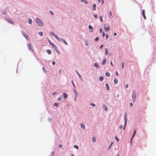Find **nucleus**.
Wrapping results in <instances>:
<instances>
[{
	"mask_svg": "<svg viewBox=\"0 0 156 156\" xmlns=\"http://www.w3.org/2000/svg\"><path fill=\"white\" fill-rule=\"evenodd\" d=\"M36 22L40 26L42 27L43 26V23L42 21L38 18H36Z\"/></svg>",
	"mask_w": 156,
	"mask_h": 156,
	"instance_id": "obj_1",
	"label": "nucleus"
},
{
	"mask_svg": "<svg viewBox=\"0 0 156 156\" xmlns=\"http://www.w3.org/2000/svg\"><path fill=\"white\" fill-rule=\"evenodd\" d=\"M136 91L134 90L132 93V97L134 102H135L136 99Z\"/></svg>",
	"mask_w": 156,
	"mask_h": 156,
	"instance_id": "obj_2",
	"label": "nucleus"
},
{
	"mask_svg": "<svg viewBox=\"0 0 156 156\" xmlns=\"http://www.w3.org/2000/svg\"><path fill=\"white\" fill-rule=\"evenodd\" d=\"M124 121L125 122V125L123 128V129L124 130L125 129V127L126 126L127 122V119L126 117V112L124 117Z\"/></svg>",
	"mask_w": 156,
	"mask_h": 156,
	"instance_id": "obj_3",
	"label": "nucleus"
},
{
	"mask_svg": "<svg viewBox=\"0 0 156 156\" xmlns=\"http://www.w3.org/2000/svg\"><path fill=\"white\" fill-rule=\"evenodd\" d=\"M22 34L23 36L25 37L27 40H29V37L27 34L24 32H22Z\"/></svg>",
	"mask_w": 156,
	"mask_h": 156,
	"instance_id": "obj_4",
	"label": "nucleus"
},
{
	"mask_svg": "<svg viewBox=\"0 0 156 156\" xmlns=\"http://www.w3.org/2000/svg\"><path fill=\"white\" fill-rule=\"evenodd\" d=\"M28 47L29 50L33 51V50L32 48V46L31 44H28Z\"/></svg>",
	"mask_w": 156,
	"mask_h": 156,
	"instance_id": "obj_5",
	"label": "nucleus"
},
{
	"mask_svg": "<svg viewBox=\"0 0 156 156\" xmlns=\"http://www.w3.org/2000/svg\"><path fill=\"white\" fill-rule=\"evenodd\" d=\"M104 29L106 31H108L110 30V27L108 25H106L104 26Z\"/></svg>",
	"mask_w": 156,
	"mask_h": 156,
	"instance_id": "obj_6",
	"label": "nucleus"
},
{
	"mask_svg": "<svg viewBox=\"0 0 156 156\" xmlns=\"http://www.w3.org/2000/svg\"><path fill=\"white\" fill-rule=\"evenodd\" d=\"M51 45L55 50H57L59 52V51L58 50L57 47L53 43H51Z\"/></svg>",
	"mask_w": 156,
	"mask_h": 156,
	"instance_id": "obj_7",
	"label": "nucleus"
},
{
	"mask_svg": "<svg viewBox=\"0 0 156 156\" xmlns=\"http://www.w3.org/2000/svg\"><path fill=\"white\" fill-rule=\"evenodd\" d=\"M6 20L9 23L11 24H14V22L11 19H6Z\"/></svg>",
	"mask_w": 156,
	"mask_h": 156,
	"instance_id": "obj_8",
	"label": "nucleus"
},
{
	"mask_svg": "<svg viewBox=\"0 0 156 156\" xmlns=\"http://www.w3.org/2000/svg\"><path fill=\"white\" fill-rule=\"evenodd\" d=\"M142 15L143 16L144 19L145 20H146V17L145 16V10H144V9H143L142 10Z\"/></svg>",
	"mask_w": 156,
	"mask_h": 156,
	"instance_id": "obj_9",
	"label": "nucleus"
},
{
	"mask_svg": "<svg viewBox=\"0 0 156 156\" xmlns=\"http://www.w3.org/2000/svg\"><path fill=\"white\" fill-rule=\"evenodd\" d=\"M89 28L90 32H92L93 30V28L90 25L89 26Z\"/></svg>",
	"mask_w": 156,
	"mask_h": 156,
	"instance_id": "obj_10",
	"label": "nucleus"
},
{
	"mask_svg": "<svg viewBox=\"0 0 156 156\" xmlns=\"http://www.w3.org/2000/svg\"><path fill=\"white\" fill-rule=\"evenodd\" d=\"M105 85H106V90H109V85H108V84L107 83H106L105 84Z\"/></svg>",
	"mask_w": 156,
	"mask_h": 156,
	"instance_id": "obj_11",
	"label": "nucleus"
},
{
	"mask_svg": "<svg viewBox=\"0 0 156 156\" xmlns=\"http://www.w3.org/2000/svg\"><path fill=\"white\" fill-rule=\"evenodd\" d=\"M103 108L105 110V111H107L108 108L106 105H103Z\"/></svg>",
	"mask_w": 156,
	"mask_h": 156,
	"instance_id": "obj_12",
	"label": "nucleus"
},
{
	"mask_svg": "<svg viewBox=\"0 0 156 156\" xmlns=\"http://www.w3.org/2000/svg\"><path fill=\"white\" fill-rule=\"evenodd\" d=\"M114 83L115 84L117 83L118 82V79L116 78H114Z\"/></svg>",
	"mask_w": 156,
	"mask_h": 156,
	"instance_id": "obj_13",
	"label": "nucleus"
},
{
	"mask_svg": "<svg viewBox=\"0 0 156 156\" xmlns=\"http://www.w3.org/2000/svg\"><path fill=\"white\" fill-rule=\"evenodd\" d=\"M106 76L107 77H109L110 76V73L109 72H106L105 73Z\"/></svg>",
	"mask_w": 156,
	"mask_h": 156,
	"instance_id": "obj_14",
	"label": "nucleus"
},
{
	"mask_svg": "<svg viewBox=\"0 0 156 156\" xmlns=\"http://www.w3.org/2000/svg\"><path fill=\"white\" fill-rule=\"evenodd\" d=\"M105 54L106 55H107L108 54V50L107 48H106L105 49Z\"/></svg>",
	"mask_w": 156,
	"mask_h": 156,
	"instance_id": "obj_15",
	"label": "nucleus"
},
{
	"mask_svg": "<svg viewBox=\"0 0 156 156\" xmlns=\"http://www.w3.org/2000/svg\"><path fill=\"white\" fill-rule=\"evenodd\" d=\"M80 126H81V128H83V129H85V125H84V124H80Z\"/></svg>",
	"mask_w": 156,
	"mask_h": 156,
	"instance_id": "obj_16",
	"label": "nucleus"
},
{
	"mask_svg": "<svg viewBox=\"0 0 156 156\" xmlns=\"http://www.w3.org/2000/svg\"><path fill=\"white\" fill-rule=\"evenodd\" d=\"M63 95L65 99L67 97V94L65 93H63Z\"/></svg>",
	"mask_w": 156,
	"mask_h": 156,
	"instance_id": "obj_17",
	"label": "nucleus"
},
{
	"mask_svg": "<svg viewBox=\"0 0 156 156\" xmlns=\"http://www.w3.org/2000/svg\"><path fill=\"white\" fill-rule=\"evenodd\" d=\"M96 4H94L93 5V9L94 10H96Z\"/></svg>",
	"mask_w": 156,
	"mask_h": 156,
	"instance_id": "obj_18",
	"label": "nucleus"
},
{
	"mask_svg": "<svg viewBox=\"0 0 156 156\" xmlns=\"http://www.w3.org/2000/svg\"><path fill=\"white\" fill-rule=\"evenodd\" d=\"M82 2H83L87 4L88 2L87 0H80Z\"/></svg>",
	"mask_w": 156,
	"mask_h": 156,
	"instance_id": "obj_19",
	"label": "nucleus"
},
{
	"mask_svg": "<svg viewBox=\"0 0 156 156\" xmlns=\"http://www.w3.org/2000/svg\"><path fill=\"white\" fill-rule=\"evenodd\" d=\"M54 37L58 41H60L61 40V39L58 37L56 35Z\"/></svg>",
	"mask_w": 156,
	"mask_h": 156,
	"instance_id": "obj_20",
	"label": "nucleus"
},
{
	"mask_svg": "<svg viewBox=\"0 0 156 156\" xmlns=\"http://www.w3.org/2000/svg\"><path fill=\"white\" fill-rule=\"evenodd\" d=\"M54 37L58 41H60L61 40V39L58 37L56 35Z\"/></svg>",
	"mask_w": 156,
	"mask_h": 156,
	"instance_id": "obj_21",
	"label": "nucleus"
},
{
	"mask_svg": "<svg viewBox=\"0 0 156 156\" xmlns=\"http://www.w3.org/2000/svg\"><path fill=\"white\" fill-rule=\"evenodd\" d=\"M62 41L63 42V43H64L65 44H66V45H67V42H66V41L65 40H64L63 39H62Z\"/></svg>",
	"mask_w": 156,
	"mask_h": 156,
	"instance_id": "obj_22",
	"label": "nucleus"
},
{
	"mask_svg": "<svg viewBox=\"0 0 156 156\" xmlns=\"http://www.w3.org/2000/svg\"><path fill=\"white\" fill-rule=\"evenodd\" d=\"M92 140L94 142H95L96 141V138L95 137H93L92 138Z\"/></svg>",
	"mask_w": 156,
	"mask_h": 156,
	"instance_id": "obj_23",
	"label": "nucleus"
},
{
	"mask_svg": "<svg viewBox=\"0 0 156 156\" xmlns=\"http://www.w3.org/2000/svg\"><path fill=\"white\" fill-rule=\"evenodd\" d=\"M47 52L49 54H50L51 53V51L50 50H47Z\"/></svg>",
	"mask_w": 156,
	"mask_h": 156,
	"instance_id": "obj_24",
	"label": "nucleus"
},
{
	"mask_svg": "<svg viewBox=\"0 0 156 156\" xmlns=\"http://www.w3.org/2000/svg\"><path fill=\"white\" fill-rule=\"evenodd\" d=\"M106 62V59H104L103 61L102 62V65H104L105 63Z\"/></svg>",
	"mask_w": 156,
	"mask_h": 156,
	"instance_id": "obj_25",
	"label": "nucleus"
},
{
	"mask_svg": "<svg viewBox=\"0 0 156 156\" xmlns=\"http://www.w3.org/2000/svg\"><path fill=\"white\" fill-rule=\"evenodd\" d=\"M104 79V78L103 76H101L99 77V80L101 81H102Z\"/></svg>",
	"mask_w": 156,
	"mask_h": 156,
	"instance_id": "obj_26",
	"label": "nucleus"
},
{
	"mask_svg": "<svg viewBox=\"0 0 156 156\" xmlns=\"http://www.w3.org/2000/svg\"><path fill=\"white\" fill-rule=\"evenodd\" d=\"M94 66L96 67H99V66L98 64L97 63H95L94 65Z\"/></svg>",
	"mask_w": 156,
	"mask_h": 156,
	"instance_id": "obj_27",
	"label": "nucleus"
},
{
	"mask_svg": "<svg viewBox=\"0 0 156 156\" xmlns=\"http://www.w3.org/2000/svg\"><path fill=\"white\" fill-rule=\"evenodd\" d=\"M32 22V20L30 19L28 20V23L29 24H31Z\"/></svg>",
	"mask_w": 156,
	"mask_h": 156,
	"instance_id": "obj_28",
	"label": "nucleus"
},
{
	"mask_svg": "<svg viewBox=\"0 0 156 156\" xmlns=\"http://www.w3.org/2000/svg\"><path fill=\"white\" fill-rule=\"evenodd\" d=\"M39 34L40 36H42L43 35V33L42 32H40L39 33Z\"/></svg>",
	"mask_w": 156,
	"mask_h": 156,
	"instance_id": "obj_29",
	"label": "nucleus"
},
{
	"mask_svg": "<svg viewBox=\"0 0 156 156\" xmlns=\"http://www.w3.org/2000/svg\"><path fill=\"white\" fill-rule=\"evenodd\" d=\"M100 19L101 22H102L103 21L102 17L101 16H100Z\"/></svg>",
	"mask_w": 156,
	"mask_h": 156,
	"instance_id": "obj_30",
	"label": "nucleus"
},
{
	"mask_svg": "<svg viewBox=\"0 0 156 156\" xmlns=\"http://www.w3.org/2000/svg\"><path fill=\"white\" fill-rule=\"evenodd\" d=\"M124 62H122V69H124Z\"/></svg>",
	"mask_w": 156,
	"mask_h": 156,
	"instance_id": "obj_31",
	"label": "nucleus"
},
{
	"mask_svg": "<svg viewBox=\"0 0 156 156\" xmlns=\"http://www.w3.org/2000/svg\"><path fill=\"white\" fill-rule=\"evenodd\" d=\"M50 34H52L53 36H55L56 35V34L53 32H50Z\"/></svg>",
	"mask_w": 156,
	"mask_h": 156,
	"instance_id": "obj_32",
	"label": "nucleus"
},
{
	"mask_svg": "<svg viewBox=\"0 0 156 156\" xmlns=\"http://www.w3.org/2000/svg\"><path fill=\"white\" fill-rule=\"evenodd\" d=\"M54 105L55 107H57L58 105V104L57 103H54Z\"/></svg>",
	"mask_w": 156,
	"mask_h": 156,
	"instance_id": "obj_33",
	"label": "nucleus"
},
{
	"mask_svg": "<svg viewBox=\"0 0 156 156\" xmlns=\"http://www.w3.org/2000/svg\"><path fill=\"white\" fill-rule=\"evenodd\" d=\"M99 38L98 37H97L95 39V41H98L99 40Z\"/></svg>",
	"mask_w": 156,
	"mask_h": 156,
	"instance_id": "obj_34",
	"label": "nucleus"
},
{
	"mask_svg": "<svg viewBox=\"0 0 156 156\" xmlns=\"http://www.w3.org/2000/svg\"><path fill=\"white\" fill-rule=\"evenodd\" d=\"M115 140L117 141H119V139H118V138L117 137V136H115Z\"/></svg>",
	"mask_w": 156,
	"mask_h": 156,
	"instance_id": "obj_35",
	"label": "nucleus"
},
{
	"mask_svg": "<svg viewBox=\"0 0 156 156\" xmlns=\"http://www.w3.org/2000/svg\"><path fill=\"white\" fill-rule=\"evenodd\" d=\"M76 73H77V74L79 76V77L80 78V77H81V76L80 74L78 73V72L77 71H76Z\"/></svg>",
	"mask_w": 156,
	"mask_h": 156,
	"instance_id": "obj_36",
	"label": "nucleus"
},
{
	"mask_svg": "<svg viewBox=\"0 0 156 156\" xmlns=\"http://www.w3.org/2000/svg\"><path fill=\"white\" fill-rule=\"evenodd\" d=\"M58 100L59 101H61L62 100L61 98V97L58 98Z\"/></svg>",
	"mask_w": 156,
	"mask_h": 156,
	"instance_id": "obj_37",
	"label": "nucleus"
},
{
	"mask_svg": "<svg viewBox=\"0 0 156 156\" xmlns=\"http://www.w3.org/2000/svg\"><path fill=\"white\" fill-rule=\"evenodd\" d=\"M102 32V28H101L100 29V33H101Z\"/></svg>",
	"mask_w": 156,
	"mask_h": 156,
	"instance_id": "obj_38",
	"label": "nucleus"
},
{
	"mask_svg": "<svg viewBox=\"0 0 156 156\" xmlns=\"http://www.w3.org/2000/svg\"><path fill=\"white\" fill-rule=\"evenodd\" d=\"M94 16L95 18H97V14H95L94 15Z\"/></svg>",
	"mask_w": 156,
	"mask_h": 156,
	"instance_id": "obj_39",
	"label": "nucleus"
},
{
	"mask_svg": "<svg viewBox=\"0 0 156 156\" xmlns=\"http://www.w3.org/2000/svg\"><path fill=\"white\" fill-rule=\"evenodd\" d=\"M2 13L6 15L7 14V12L6 11H5V12H3Z\"/></svg>",
	"mask_w": 156,
	"mask_h": 156,
	"instance_id": "obj_40",
	"label": "nucleus"
},
{
	"mask_svg": "<svg viewBox=\"0 0 156 156\" xmlns=\"http://www.w3.org/2000/svg\"><path fill=\"white\" fill-rule=\"evenodd\" d=\"M90 105L91 106H95V104L94 103H90Z\"/></svg>",
	"mask_w": 156,
	"mask_h": 156,
	"instance_id": "obj_41",
	"label": "nucleus"
},
{
	"mask_svg": "<svg viewBox=\"0 0 156 156\" xmlns=\"http://www.w3.org/2000/svg\"><path fill=\"white\" fill-rule=\"evenodd\" d=\"M136 130L135 129V130H134V132H133V136H135V134H136Z\"/></svg>",
	"mask_w": 156,
	"mask_h": 156,
	"instance_id": "obj_42",
	"label": "nucleus"
},
{
	"mask_svg": "<svg viewBox=\"0 0 156 156\" xmlns=\"http://www.w3.org/2000/svg\"><path fill=\"white\" fill-rule=\"evenodd\" d=\"M74 147L75 148H76L77 149H78V147L77 145H74Z\"/></svg>",
	"mask_w": 156,
	"mask_h": 156,
	"instance_id": "obj_43",
	"label": "nucleus"
},
{
	"mask_svg": "<svg viewBox=\"0 0 156 156\" xmlns=\"http://www.w3.org/2000/svg\"><path fill=\"white\" fill-rule=\"evenodd\" d=\"M122 125H120L119 126V128L120 129H122Z\"/></svg>",
	"mask_w": 156,
	"mask_h": 156,
	"instance_id": "obj_44",
	"label": "nucleus"
},
{
	"mask_svg": "<svg viewBox=\"0 0 156 156\" xmlns=\"http://www.w3.org/2000/svg\"><path fill=\"white\" fill-rule=\"evenodd\" d=\"M49 12H50V13L52 15H53L54 14H53V12L51 11H49Z\"/></svg>",
	"mask_w": 156,
	"mask_h": 156,
	"instance_id": "obj_45",
	"label": "nucleus"
},
{
	"mask_svg": "<svg viewBox=\"0 0 156 156\" xmlns=\"http://www.w3.org/2000/svg\"><path fill=\"white\" fill-rule=\"evenodd\" d=\"M102 36L103 37H105V33L104 32H103L102 33Z\"/></svg>",
	"mask_w": 156,
	"mask_h": 156,
	"instance_id": "obj_46",
	"label": "nucleus"
},
{
	"mask_svg": "<svg viewBox=\"0 0 156 156\" xmlns=\"http://www.w3.org/2000/svg\"><path fill=\"white\" fill-rule=\"evenodd\" d=\"M108 38V35L107 34H106V39H107Z\"/></svg>",
	"mask_w": 156,
	"mask_h": 156,
	"instance_id": "obj_47",
	"label": "nucleus"
},
{
	"mask_svg": "<svg viewBox=\"0 0 156 156\" xmlns=\"http://www.w3.org/2000/svg\"><path fill=\"white\" fill-rule=\"evenodd\" d=\"M42 69H43V71L44 72H45V68H44V67H43V68H42Z\"/></svg>",
	"mask_w": 156,
	"mask_h": 156,
	"instance_id": "obj_48",
	"label": "nucleus"
},
{
	"mask_svg": "<svg viewBox=\"0 0 156 156\" xmlns=\"http://www.w3.org/2000/svg\"><path fill=\"white\" fill-rule=\"evenodd\" d=\"M55 62L54 61H53L52 62V64L53 65H55Z\"/></svg>",
	"mask_w": 156,
	"mask_h": 156,
	"instance_id": "obj_49",
	"label": "nucleus"
},
{
	"mask_svg": "<svg viewBox=\"0 0 156 156\" xmlns=\"http://www.w3.org/2000/svg\"><path fill=\"white\" fill-rule=\"evenodd\" d=\"M62 144H59V148H61L62 147Z\"/></svg>",
	"mask_w": 156,
	"mask_h": 156,
	"instance_id": "obj_50",
	"label": "nucleus"
},
{
	"mask_svg": "<svg viewBox=\"0 0 156 156\" xmlns=\"http://www.w3.org/2000/svg\"><path fill=\"white\" fill-rule=\"evenodd\" d=\"M112 13L111 11H110L109 12V16H112Z\"/></svg>",
	"mask_w": 156,
	"mask_h": 156,
	"instance_id": "obj_51",
	"label": "nucleus"
},
{
	"mask_svg": "<svg viewBox=\"0 0 156 156\" xmlns=\"http://www.w3.org/2000/svg\"><path fill=\"white\" fill-rule=\"evenodd\" d=\"M110 64H111V66H113V65L112 64V61H111V62H110Z\"/></svg>",
	"mask_w": 156,
	"mask_h": 156,
	"instance_id": "obj_52",
	"label": "nucleus"
},
{
	"mask_svg": "<svg viewBox=\"0 0 156 156\" xmlns=\"http://www.w3.org/2000/svg\"><path fill=\"white\" fill-rule=\"evenodd\" d=\"M72 84H73V86H74V87H75V85H74V83H73V81H72Z\"/></svg>",
	"mask_w": 156,
	"mask_h": 156,
	"instance_id": "obj_53",
	"label": "nucleus"
},
{
	"mask_svg": "<svg viewBox=\"0 0 156 156\" xmlns=\"http://www.w3.org/2000/svg\"><path fill=\"white\" fill-rule=\"evenodd\" d=\"M113 144V143L112 142L111 144L110 145V146H109V148H108V149H109V148L112 145V144Z\"/></svg>",
	"mask_w": 156,
	"mask_h": 156,
	"instance_id": "obj_54",
	"label": "nucleus"
},
{
	"mask_svg": "<svg viewBox=\"0 0 156 156\" xmlns=\"http://www.w3.org/2000/svg\"><path fill=\"white\" fill-rule=\"evenodd\" d=\"M128 87V84H126V88H127Z\"/></svg>",
	"mask_w": 156,
	"mask_h": 156,
	"instance_id": "obj_55",
	"label": "nucleus"
},
{
	"mask_svg": "<svg viewBox=\"0 0 156 156\" xmlns=\"http://www.w3.org/2000/svg\"><path fill=\"white\" fill-rule=\"evenodd\" d=\"M133 105V104L132 103H130V106H131V107H132Z\"/></svg>",
	"mask_w": 156,
	"mask_h": 156,
	"instance_id": "obj_56",
	"label": "nucleus"
},
{
	"mask_svg": "<svg viewBox=\"0 0 156 156\" xmlns=\"http://www.w3.org/2000/svg\"><path fill=\"white\" fill-rule=\"evenodd\" d=\"M134 136H132V137H131V140H133Z\"/></svg>",
	"mask_w": 156,
	"mask_h": 156,
	"instance_id": "obj_57",
	"label": "nucleus"
},
{
	"mask_svg": "<svg viewBox=\"0 0 156 156\" xmlns=\"http://www.w3.org/2000/svg\"><path fill=\"white\" fill-rule=\"evenodd\" d=\"M48 41H49V42L50 43V45H51V43H51L49 40H48Z\"/></svg>",
	"mask_w": 156,
	"mask_h": 156,
	"instance_id": "obj_58",
	"label": "nucleus"
},
{
	"mask_svg": "<svg viewBox=\"0 0 156 156\" xmlns=\"http://www.w3.org/2000/svg\"><path fill=\"white\" fill-rule=\"evenodd\" d=\"M103 47V45H102L100 47V48H102Z\"/></svg>",
	"mask_w": 156,
	"mask_h": 156,
	"instance_id": "obj_59",
	"label": "nucleus"
},
{
	"mask_svg": "<svg viewBox=\"0 0 156 156\" xmlns=\"http://www.w3.org/2000/svg\"><path fill=\"white\" fill-rule=\"evenodd\" d=\"M85 44L86 45V46H87L88 44V43L87 42H86L85 43Z\"/></svg>",
	"mask_w": 156,
	"mask_h": 156,
	"instance_id": "obj_60",
	"label": "nucleus"
},
{
	"mask_svg": "<svg viewBox=\"0 0 156 156\" xmlns=\"http://www.w3.org/2000/svg\"><path fill=\"white\" fill-rule=\"evenodd\" d=\"M74 92H75V94H76V93H77V92L75 90H74Z\"/></svg>",
	"mask_w": 156,
	"mask_h": 156,
	"instance_id": "obj_61",
	"label": "nucleus"
},
{
	"mask_svg": "<svg viewBox=\"0 0 156 156\" xmlns=\"http://www.w3.org/2000/svg\"><path fill=\"white\" fill-rule=\"evenodd\" d=\"M116 34H117V33H115L114 34V36H115L116 35Z\"/></svg>",
	"mask_w": 156,
	"mask_h": 156,
	"instance_id": "obj_62",
	"label": "nucleus"
},
{
	"mask_svg": "<svg viewBox=\"0 0 156 156\" xmlns=\"http://www.w3.org/2000/svg\"><path fill=\"white\" fill-rule=\"evenodd\" d=\"M104 3V0H102V4H103Z\"/></svg>",
	"mask_w": 156,
	"mask_h": 156,
	"instance_id": "obj_63",
	"label": "nucleus"
},
{
	"mask_svg": "<svg viewBox=\"0 0 156 156\" xmlns=\"http://www.w3.org/2000/svg\"><path fill=\"white\" fill-rule=\"evenodd\" d=\"M98 1L99 2V3H101V0H98Z\"/></svg>",
	"mask_w": 156,
	"mask_h": 156,
	"instance_id": "obj_64",
	"label": "nucleus"
}]
</instances>
